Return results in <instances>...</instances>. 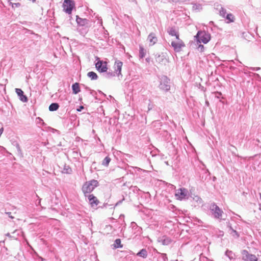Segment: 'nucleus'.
Instances as JSON below:
<instances>
[{
    "mask_svg": "<svg viewBox=\"0 0 261 261\" xmlns=\"http://www.w3.org/2000/svg\"><path fill=\"white\" fill-rule=\"evenodd\" d=\"M197 44L203 43L206 44L211 39V35L205 31H198L195 36Z\"/></svg>",
    "mask_w": 261,
    "mask_h": 261,
    "instance_id": "f257e3e1",
    "label": "nucleus"
},
{
    "mask_svg": "<svg viewBox=\"0 0 261 261\" xmlns=\"http://www.w3.org/2000/svg\"><path fill=\"white\" fill-rule=\"evenodd\" d=\"M98 185V182L96 180H91L88 182H85L82 187V191L85 195L87 194H90L95 187Z\"/></svg>",
    "mask_w": 261,
    "mask_h": 261,
    "instance_id": "f03ea898",
    "label": "nucleus"
},
{
    "mask_svg": "<svg viewBox=\"0 0 261 261\" xmlns=\"http://www.w3.org/2000/svg\"><path fill=\"white\" fill-rule=\"evenodd\" d=\"M210 210L214 218L217 219H221L223 212L216 204L214 203L211 204L210 206Z\"/></svg>",
    "mask_w": 261,
    "mask_h": 261,
    "instance_id": "7ed1b4c3",
    "label": "nucleus"
},
{
    "mask_svg": "<svg viewBox=\"0 0 261 261\" xmlns=\"http://www.w3.org/2000/svg\"><path fill=\"white\" fill-rule=\"evenodd\" d=\"M159 88L161 90L165 92L170 90V80L166 76L163 75L161 77Z\"/></svg>",
    "mask_w": 261,
    "mask_h": 261,
    "instance_id": "20e7f679",
    "label": "nucleus"
},
{
    "mask_svg": "<svg viewBox=\"0 0 261 261\" xmlns=\"http://www.w3.org/2000/svg\"><path fill=\"white\" fill-rule=\"evenodd\" d=\"M75 7V3L73 0H64L63 4V10L68 14L72 13Z\"/></svg>",
    "mask_w": 261,
    "mask_h": 261,
    "instance_id": "39448f33",
    "label": "nucleus"
},
{
    "mask_svg": "<svg viewBox=\"0 0 261 261\" xmlns=\"http://www.w3.org/2000/svg\"><path fill=\"white\" fill-rule=\"evenodd\" d=\"M243 261H257V257L252 254H250L246 250H243L241 252Z\"/></svg>",
    "mask_w": 261,
    "mask_h": 261,
    "instance_id": "423d86ee",
    "label": "nucleus"
},
{
    "mask_svg": "<svg viewBox=\"0 0 261 261\" xmlns=\"http://www.w3.org/2000/svg\"><path fill=\"white\" fill-rule=\"evenodd\" d=\"M176 41H172L171 46L173 48L175 52H180L181 48L185 46V44L184 42L179 38V40H177Z\"/></svg>",
    "mask_w": 261,
    "mask_h": 261,
    "instance_id": "0eeeda50",
    "label": "nucleus"
},
{
    "mask_svg": "<svg viewBox=\"0 0 261 261\" xmlns=\"http://www.w3.org/2000/svg\"><path fill=\"white\" fill-rule=\"evenodd\" d=\"M97 60H98V62L95 64V67L97 69L100 71V72H105L107 71V62H103L99 60V58L97 57Z\"/></svg>",
    "mask_w": 261,
    "mask_h": 261,
    "instance_id": "6e6552de",
    "label": "nucleus"
},
{
    "mask_svg": "<svg viewBox=\"0 0 261 261\" xmlns=\"http://www.w3.org/2000/svg\"><path fill=\"white\" fill-rule=\"evenodd\" d=\"M123 65V62L119 61V60H116L115 62V64L114 65V72L116 73V75L119 77L121 76V77L122 76V75L121 74V69Z\"/></svg>",
    "mask_w": 261,
    "mask_h": 261,
    "instance_id": "1a4fd4ad",
    "label": "nucleus"
},
{
    "mask_svg": "<svg viewBox=\"0 0 261 261\" xmlns=\"http://www.w3.org/2000/svg\"><path fill=\"white\" fill-rule=\"evenodd\" d=\"M188 193V191L186 189L180 188L176 191L175 196L177 197V199L181 200L186 198Z\"/></svg>",
    "mask_w": 261,
    "mask_h": 261,
    "instance_id": "9d476101",
    "label": "nucleus"
},
{
    "mask_svg": "<svg viewBox=\"0 0 261 261\" xmlns=\"http://www.w3.org/2000/svg\"><path fill=\"white\" fill-rule=\"evenodd\" d=\"M215 9L218 11V14L220 16L223 18H225L226 14V10L221 5L218 4H215L214 5Z\"/></svg>",
    "mask_w": 261,
    "mask_h": 261,
    "instance_id": "9b49d317",
    "label": "nucleus"
},
{
    "mask_svg": "<svg viewBox=\"0 0 261 261\" xmlns=\"http://www.w3.org/2000/svg\"><path fill=\"white\" fill-rule=\"evenodd\" d=\"M76 21L77 27L89 26V21L86 18H82L79 16H76Z\"/></svg>",
    "mask_w": 261,
    "mask_h": 261,
    "instance_id": "f8f14e48",
    "label": "nucleus"
},
{
    "mask_svg": "<svg viewBox=\"0 0 261 261\" xmlns=\"http://www.w3.org/2000/svg\"><path fill=\"white\" fill-rule=\"evenodd\" d=\"M87 197L89 202L92 206H97L99 203V201L97 198L94 196L93 194H89L88 195H85Z\"/></svg>",
    "mask_w": 261,
    "mask_h": 261,
    "instance_id": "ddd939ff",
    "label": "nucleus"
},
{
    "mask_svg": "<svg viewBox=\"0 0 261 261\" xmlns=\"http://www.w3.org/2000/svg\"><path fill=\"white\" fill-rule=\"evenodd\" d=\"M15 92L17 93V95L19 96V99L21 101L23 102H26L28 101V99L27 97L25 95H24V93L21 89L16 88Z\"/></svg>",
    "mask_w": 261,
    "mask_h": 261,
    "instance_id": "4468645a",
    "label": "nucleus"
},
{
    "mask_svg": "<svg viewBox=\"0 0 261 261\" xmlns=\"http://www.w3.org/2000/svg\"><path fill=\"white\" fill-rule=\"evenodd\" d=\"M158 241L163 245H168L172 242L170 238L165 236L159 238Z\"/></svg>",
    "mask_w": 261,
    "mask_h": 261,
    "instance_id": "2eb2a0df",
    "label": "nucleus"
},
{
    "mask_svg": "<svg viewBox=\"0 0 261 261\" xmlns=\"http://www.w3.org/2000/svg\"><path fill=\"white\" fill-rule=\"evenodd\" d=\"M167 33L171 36H175L177 40H179V36L175 27H170L167 29Z\"/></svg>",
    "mask_w": 261,
    "mask_h": 261,
    "instance_id": "dca6fc26",
    "label": "nucleus"
},
{
    "mask_svg": "<svg viewBox=\"0 0 261 261\" xmlns=\"http://www.w3.org/2000/svg\"><path fill=\"white\" fill-rule=\"evenodd\" d=\"M227 227L228 228L229 233L233 237L236 238H238L239 237V233L236 231V227L234 228L232 227V226L230 225L229 223L227 224Z\"/></svg>",
    "mask_w": 261,
    "mask_h": 261,
    "instance_id": "f3484780",
    "label": "nucleus"
},
{
    "mask_svg": "<svg viewBox=\"0 0 261 261\" xmlns=\"http://www.w3.org/2000/svg\"><path fill=\"white\" fill-rule=\"evenodd\" d=\"M130 226L132 228L133 230L134 231V233L136 234V235L141 233V227L138 226L137 224L135 222H132L130 223Z\"/></svg>",
    "mask_w": 261,
    "mask_h": 261,
    "instance_id": "a211bd4d",
    "label": "nucleus"
},
{
    "mask_svg": "<svg viewBox=\"0 0 261 261\" xmlns=\"http://www.w3.org/2000/svg\"><path fill=\"white\" fill-rule=\"evenodd\" d=\"M148 40L150 43V45H153L158 41V39L155 34L153 33H151L148 36Z\"/></svg>",
    "mask_w": 261,
    "mask_h": 261,
    "instance_id": "6ab92c4d",
    "label": "nucleus"
},
{
    "mask_svg": "<svg viewBox=\"0 0 261 261\" xmlns=\"http://www.w3.org/2000/svg\"><path fill=\"white\" fill-rule=\"evenodd\" d=\"M89 26L77 27V31L83 36L86 35L89 30Z\"/></svg>",
    "mask_w": 261,
    "mask_h": 261,
    "instance_id": "aec40b11",
    "label": "nucleus"
},
{
    "mask_svg": "<svg viewBox=\"0 0 261 261\" xmlns=\"http://www.w3.org/2000/svg\"><path fill=\"white\" fill-rule=\"evenodd\" d=\"M226 20V22L227 23L232 22L234 21L235 18L234 15L231 13H228L225 16V17L224 18Z\"/></svg>",
    "mask_w": 261,
    "mask_h": 261,
    "instance_id": "412c9836",
    "label": "nucleus"
},
{
    "mask_svg": "<svg viewBox=\"0 0 261 261\" xmlns=\"http://www.w3.org/2000/svg\"><path fill=\"white\" fill-rule=\"evenodd\" d=\"M72 89L73 93L74 94H77L80 91V88L79 86V84L77 83H75L72 85Z\"/></svg>",
    "mask_w": 261,
    "mask_h": 261,
    "instance_id": "4be33fe9",
    "label": "nucleus"
},
{
    "mask_svg": "<svg viewBox=\"0 0 261 261\" xmlns=\"http://www.w3.org/2000/svg\"><path fill=\"white\" fill-rule=\"evenodd\" d=\"M203 175L200 176L201 181H204L206 180L210 176V173L208 170H203Z\"/></svg>",
    "mask_w": 261,
    "mask_h": 261,
    "instance_id": "5701e85b",
    "label": "nucleus"
},
{
    "mask_svg": "<svg viewBox=\"0 0 261 261\" xmlns=\"http://www.w3.org/2000/svg\"><path fill=\"white\" fill-rule=\"evenodd\" d=\"M146 54V50L144 47L140 45H139V57L143 59L145 57Z\"/></svg>",
    "mask_w": 261,
    "mask_h": 261,
    "instance_id": "b1692460",
    "label": "nucleus"
},
{
    "mask_svg": "<svg viewBox=\"0 0 261 261\" xmlns=\"http://www.w3.org/2000/svg\"><path fill=\"white\" fill-rule=\"evenodd\" d=\"M137 255L145 258L147 256V252L145 249H142L137 253Z\"/></svg>",
    "mask_w": 261,
    "mask_h": 261,
    "instance_id": "393cba45",
    "label": "nucleus"
},
{
    "mask_svg": "<svg viewBox=\"0 0 261 261\" xmlns=\"http://www.w3.org/2000/svg\"><path fill=\"white\" fill-rule=\"evenodd\" d=\"M114 248H121L123 246L121 244V241L120 239H117L114 241V243L113 244Z\"/></svg>",
    "mask_w": 261,
    "mask_h": 261,
    "instance_id": "a878e982",
    "label": "nucleus"
},
{
    "mask_svg": "<svg viewBox=\"0 0 261 261\" xmlns=\"http://www.w3.org/2000/svg\"><path fill=\"white\" fill-rule=\"evenodd\" d=\"M225 255L227 256L230 260L235 258V254L230 250H227L225 252Z\"/></svg>",
    "mask_w": 261,
    "mask_h": 261,
    "instance_id": "bb28decb",
    "label": "nucleus"
},
{
    "mask_svg": "<svg viewBox=\"0 0 261 261\" xmlns=\"http://www.w3.org/2000/svg\"><path fill=\"white\" fill-rule=\"evenodd\" d=\"M59 108V105L58 103H52L49 106V110L50 111H57Z\"/></svg>",
    "mask_w": 261,
    "mask_h": 261,
    "instance_id": "cd10ccee",
    "label": "nucleus"
},
{
    "mask_svg": "<svg viewBox=\"0 0 261 261\" xmlns=\"http://www.w3.org/2000/svg\"><path fill=\"white\" fill-rule=\"evenodd\" d=\"M87 76L91 80H96L98 78V76L97 74L93 71H90L87 73Z\"/></svg>",
    "mask_w": 261,
    "mask_h": 261,
    "instance_id": "c85d7f7f",
    "label": "nucleus"
},
{
    "mask_svg": "<svg viewBox=\"0 0 261 261\" xmlns=\"http://www.w3.org/2000/svg\"><path fill=\"white\" fill-rule=\"evenodd\" d=\"M22 232L20 230L16 229L12 233V238L16 239L17 238L21 235Z\"/></svg>",
    "mask_w": 261,
    "mask_h": 261,
    "instance_id": "c756f323",
    "label": "nucleus"
},
{
    "mask_svg": "<svg viewBox=\"0 0 261 261\" xmlns=\"http://www.w3.org/2000/svg\"><path fill=\"white\" fill-rule=\"evenodd\" d=\"M62 172L66 174H71L72 172V169L69 166L65 165Z\"/></svg>",
    "mask_w": 261,
    "mask_h": 261,
    "instance_id": "7c9ffc66",
    "label": "nucleus"
},
{
    "mask_svg": "<svg viewBox=\"0 0 261 261\" xmlns=\"http://www.w3.org/2000/svg\"><path fill=\"white\" fill-rule=\"evenodd\" d=\"M105 72H106V73L104 74V76L107 79H110L112 77L115 76L116 75V73H115V72H112V71L107 72V71H106Z\"/></svg>",
    "mask_w": 261,
    "mask_h": 261,
    "instance_id": "2f4dec72",
    "label": "nucleus"
},
{
    "mask_svg": "<svg viewBox=\"0 0 261 261\" xmlns=\"http://www.w3.org/2000/svg\"><path fill=\"white\" fill-rule=\"evenodd\" d=\"M111 161V159L108 156H106L103 160L102 165L107 167Z\"/></svg>",
    "mask_w": 261,
    "mask_h": 261,
    "instance_id": "473e14b6",
    "label": "nucleus"
},
{
    "mask_svg": "<svg viewBox=\"0 0 261 261\" xmlns=\"http://www.w3.org/2000/svg\"><path fill=\"white\" fill-rule=\"evenodd\" d=\"M192 8L194 10L200 11L202 10V5L200 4H193Z\"/></svg>",
    "mask_w": 261,
    "mask_h": 261,
    "instance_id": "72a5a7b5",
    "label": "nucleus"
},
{
    "mask_svg": "<svg viewBox=\"0 0 261 261\" xmlns=\"http://www.w3.org/2000/svg\"><path fill=\"white\" fill-rule=\"evenodd\" d=\"M164 59V57L163 55L162 56V55H156V56H155V60L157 62H159V63H161V62H163Z\"/></svg>",
    "mask_w": 261,
    "mask_h": 261,
    "instance_id": "f704fd0d",
    "label": "nucleus"
},
{
    "mask_svg": "<svg viewBox=\"0 0 261 261\" xmlns=\"http://www.w3.org/2000/svg\"><path fill=\"white\" fill-rule=\"evenodd\" d=\"M198 47L197 49L199 52H203L204 51V47L203 45H202L201 43L197 44Z\"/></svg>",
    "mask_w": 261,
    "mask_h": 261,
    "instance_id": "c9c22d12",
    "label": "nucleus"
},
{
    "mask_svg": "<svg viewBox=\"0 0 261 261\" xmlns=\"http://www.w3.org/2000/svg\"><path fill=\"white\" fill-rule=\"evenodd\" d=\"M95 18L97 19V24H99L100 26L102 25V20L100 17H99L97 15L95 16Z\"/></svg>",
    "mask_w": 261,
    "mask_h": 261,
    "instance_id": "e433bc0d",
    "label": "nucleus"
},
{
    "mask_svg": "<svg viewBox=\"0 0 261 261\" xmlns=\"http://www.w3.org/2000/svg\"><path fill=\"white\" fill-rule=\"evenodd\" d=\"M36 120H37V122L38 123H39V124H40L41 125H44V123L43 120L41 118H40V117H38L36 119Z\"/></svg>",
    "mask_w": 261,
    "mask_h": 261,
    "instance_id": "4c0bfd02",
    "label": "nucleus"
},
{
    "mask_svg": "<svg viewBox=\"0 0 261 261\" xmlns=\"http://www.w3.org/2000/svg\"><path fill=\"white\" fill-rule=\"evenodd\" d=\"M12 6L13 7H19L20 6V4L19 3H12Z\"/></svg>",
    "mask_w": 261,
    "mask_h": 261,
    "instance_id": "58836bf2",
    "label": "nucleus"
},
{
    "mask_svg": "<svg viewBox=\"0 0 261 261\" xmlns=\"http://www.w3.org/2000/svg\"><path fill=\"white\" fill-rule=\"evenodd\" d=\"M15 146L16 147V148L18 151H20V147L19 146V145L17 142L16 143Z\"/></svg>",
    "mask_w": 261,
    "mask_h": 261,
    "instance_id": "ea45409f",
    "label": "nucleus"
},
{
    "mask_svg": "<svg viewBox=\"0 0 261 261\" xmlns=\"http://www.w3.org/2000/svg\"><path fill=\"white\" fill-rule=\"evenodd\" d=\"M6 214L9 216V217L11 218V219L13 218V217L11 215V212H7Z\"/></svg>",
    "mask_w": 261,
    "mask_h": 261,
    "instance_id": "a19ab883",
    "label": "nucleus"
},
{
    "mask_svg": "<svg viewBox=\"0 0 261 261\" xmlns=\"http://www.w3.org/2000/svg\"><path fill=\"white\" fill-rule=\"evenodd\" d=\"M83 109H84V107L81 106L79 108H77L76 110L78 112H81L82 111V110H83Z\"/></svg>",
    "mask_w": 261,
    "mask_h": 261,
    "instance_id": "79ce46f5",
    "label": "nucleus"
},
{
    "mask_svg": "<svg viewBox=\"0 0 261 261\" xmlns=\"http://www.w3.org/2000/svg\"><path fill=\"white\" fill-rule=\"evenodd\" d=\"M251 69L252 70L258 71L260 69V68L259 67H252Z\"/></svg>",
    "mask_w": 261,
    "mask_h": 261,
    "instance_id": "37998d69",
    "label": "nucleus"
},
{
    "mask_svg": "<svg viewBox=\"0 0 261 261\" xmlns=\"http://www.w3.org/2000/svg\"><path fill=\"white\" fill-rule=\"evenodd\" d=\"M3 132H4V128H3V127H2L1 128H0V137L1 136Z\"/></svg>",
    "mask_w": 261,
    "mask_h": 261,
    "instance_id": "c03bdc74",
    "label": "nucleus"
},
{
    "mask_svg": "<svg viewBox=\"0 0 261 261\" xmlns=\"http://www.w3.org/2000/svg\"><path fill=\"white\" fill-rule=\"evenodd\" d=\"M186 2V0H177V3H182Z\"/></svg>",
    "mask_w": 261,
    "mask_h": 261,
    "instance_id": "a18cd8bd",
    "label": "nucleus"
},
{
    "mask_svg": "<svg viewBox=\"0 0 261 261\" xmlns=\"http://www.w3.org/2000/svg\"><path fill=\"white\" fill-rule=\"evenodd\" d=\"M169 2L177 3V0H168Z\"/></svg>",
    "mask_w": 261,
    "mask_h": 261,
    "instance_id": "49530a36",
    "label": "nucleus"
},
{
    "mask_svg": "<svg viewBox=\"0 0 261 261\" xmlns=\"http://www.w3.org/2000/svg\"><path fill=\"white\" fill-rule=\"evenodd\" d=\"M4 150H5V148L4 147L0 146V151H2Z\"/></svg>",
    "mask_w": 261,
    "mask_h": 261,
    "instance_id": "de8ad7c7",
    "label": "nucleus"
},
{
    "mask_svg": "<svg viewBox=\"0 0 261 261\" xmlns=\"http://www.w3.org/2000/svg\"><path fill=\"white\" fill-rule=\"evenodd\" d=\"M196 201H198V200H200V201L201 200V199L199 197H198V196H196Z\"/></svg>",
    "mask_w": 261,
    "mask_h": 261,
    "instance_id": "09e8293b",
    "label": "nucleus"
},
{
    "mask_svg": "<svg viewBox=\"0 0 261 261\" xmlns=\"http://www.w3.org/2000/svg\"><path fill=\"white\" fill-rule=\"evenodd\" d=\"M6 235L8 237L12 238V235L10 233H7Z\"/></svg>",
    "mask_w": 261,
    "mask_h": 261,
    "instance_id": "8fccbe9b",
    "label": "nucleus"
},
{
    "mask_svg": "<svg viewBox=\"0 0 261 261\" xmlns=\"http://www.w3.org/2000/svg\"><path fill=\"white\" fill-rule=\"evenodd\" d=\"M121 203V201H119L116 203V205H118V204H119Z\"/></svg>",
    "mask_w": 261,
    "mask_h": 261,
    "instance_id": "3c124183",
    "label": "nucleus"
},
{
    "mask_svg": "<svg viewBox=\"0 0 261 261\" xmlns=\"http://www.w3.org/2000/svg\"><path fill=\"white\" fill-rule=\"evenodd\" d=\"M146 61L147 62H149V61H150V59H149V58H146Z\"/></svg>",
    "mask_w": 261,
    "mask_h": 261,
    "instance_id": "603ef678",
    "label": "nucleus"
},
{
    "mask_svg": "<svg viewBox=\"0 0 261 261\" xmlns=\"http://www.w3.org/2000/svg\"><path fill=\"white\" fill-rule=\"evenodd\" d=\"M130 2H135L136 0H128Z\"/></svg>",
    "mask_w": 261,
    "mask_h": 261,
    "instance_id": "864d4df0",
    "label": "nucleus"
},
{
    "mask_svg": "<svg viewBox=\"0 0 261 261\" xmlns=\"http://www.w3.org/2000/svg\"><path fill=\"white\" fill-rule=\"evenodd\" d=\"M164 256H165L164 257V259L165 260V258H167L166 255L165 254Z\"/></svg>",
    "mask_w": 261,
    "mask_h": 261,
    "instance_id": "5fc2aeb1",
    "label": "nucleus"
},
{
    "mask_svg": "<svg viewBox=\"0 0 261 261\" xmlns=\"http://www.w3.org/2000/svg\"><path fill=\"white\" fill-rule=\"evenodd\" d=\"M90 94H92V91H90Z\"/></svg>",
    "mask_w": 261,
    "mask_h": 261,
    "instance_id": "6e6d98bb",
    "label": "nucleus"
}]
</instances>
